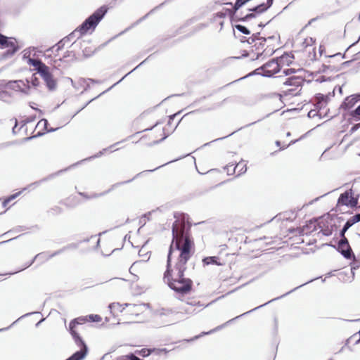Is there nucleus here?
I'll return each instance as SVG.
<instances>
[{"label": "nucleus", "instance_id": "obj_15", "mask_svg": "<svg viewBox=\"0 0 360 360\" xmlns=\"http://www.w3.org/2000/svg\"><path fill=\"white\" fill-rule=\"evenodd\" d=\"M125 307H129V312L131 315H136L138 316L140 313H142L143 309L146 308L148 304H124Z\"/></svg>", "mask_w": 360, "mask_h": 360}, {"label": "nucleus", "instance_id": "obj_25", "mask_svg": "<svg viewBox=\"0 0 360 360\" xmlns=\"http://www.w3.org/2000/svg\"><path fill=\"white\" fill-rule=\"evenodd\" d=\"M25 83L28 85L32 84L34 87H37L39 85V80L35 74L32 75L30 78H26L25 80Z\"/></svg>", "mask_w": 360, "mask_h": 360}, {"label": "nucleus", "instance_id": "obj_38", "mask_svg": "<svg viewBox=\"0 0 360 360\" xmlns=\"http://www.w3.org/2000/svg\"><path fill=\"white\" fill-rule=\"evenodd\" d=\"M300 70H295V68H288V69H285L283 70V74L285 75V76H288V75H290L291 74H294L295 72H297V71H300Z\"/></svg>", "mask_w": 360, "mask_h": 360}, {"label": "nucleus", "instance_id": "obj_62", "mask_svg": "<svg viewBox=\"0 0 360 360\" xmlns=\"http://www.w3.org/2000/svg\"><path fill=\"white\" fill-rule=\"evenodd\" d=\"M270 21H269L268 22H266V24H263L262 22H260L259 25H258V27H260V28H263L265 27V25L266 24H268Z\"/></svg>", "mask_w": 360, "mask_h": 360}, {"label": "nucleus", "instance_id": "obj_6", "mask_svg": "<svg viewBox=\"0 0 360 360\" xmlns=\"http://www.w3.org/2000/svg\"><path fill=\"white\" fill-rule=\"evenodd\" d=\"M16 43L15 38L8 37L0 34V48H8L7 51L1 54V58L2 60L11 58L20 49V46Z\"/></svg>", "mask_w": 360, "mask_h": 360}, {"label": "nucleus", "instance_id": "obj_4", "mask_svg": "<svg viewBox=\"0 0 360 360\" xmlns=\"http://www.w3.org/2000/svg\"><path fill=\"white\" fill-rule=\"evenodd\" d=\"M107 11L108 9L106 7H100L93 14L88 17L81 25L63 39L67 43L73 41L72 45H74L76 43L77 39L85 34L89 30H95L97 25L105 16Z\"/></svg>", "mask_w": 360, "mask_h": 360}, {"label": "nucleus", "instance_id": "obj_44", "mask_svg": "<svg viewBox=\"0 0 360 360\" xmlns=\"http://www.w3.org/2000/svg\"><path fill=\"white\" fill-rule=\"evenodd\" d=\"M163 131H164V136H163L160 140L155 141L153 142V144H158V143H160V142H162V141H164L166 138H167V137H168L169 134H165V129H163Z\"/></svg>", "mask_w": 360, "mask_h": 360}, {"label": "nucleus", "instance_id": "obj_64", "mask_svg": "<svg viewBox=\"0 0 360 360\" xmlns=\"http://www.w3.org/2000/svg\"><path fill=\"white\" fill-rule=\"evenodd\" d=\"M58 129V128H56V129L51 128V129H46V131H47L48 132H53V131H56Z\"/></svg>", "mask_w": 360, "mask_h": 360}, {"label": "nucleus", "instance_id": "obj_2", "mask_svg": "<svg viewBox=\"0 0 360 360\" xmlns=\"http://www.w3.org/2000/svg\"><path fill=\"white\" fill-rule=\"evenodd\" d=\"M274 0H236L233 6L234 18L238 21H248L267 11Z\"/></svg>", "mask_w": 360, "mask_h": 360}, {"label": "nucleus", "instance_id": "obj_46", "mask_svg": "<svg viewBox=\"0 0 360 360\" xmlns=\"http://www.w3.org/2000/svg\"><path fill=\"white\" fill-rule=\"evenodd\" d=\"M147 60V59L144 60L143 61H142L140 64H139L134 70H132L131 71H130L129 72H128L127 74H126L122 78V79H124L127 75H129L131 72H132L134 70H135L136 69H137L139 67H140L141 65H143L146 61Z\"/></svg>", "mask_w": 360, "mask_h": 360}, {"label": "nucleus", "instance_id": "obj_53", "mask_svg": "<svg viewBox=\"0 0 360 360\" xmlns=\"http://www.w3.org/2000/svg\"><path fill=\"white\" fill-rule=\"evenodd\" d=\"M34 120V117H28L26 120L22 121V122H23L22 125H25V124H27L28 122H32Z\"/></svg>", "mask_w": 360, "mask_h": 360}, {"label": "nucleus", "instance_id": "obj_29", "mask_svg": "<svg viewBox=\"0 0 360 360\" xmlns=\"http://www.w3.org/2000/svg\"><path fill=\"white\" fill-rule=\"evenodd\" d=\"M234 28H236L240 32L248 35L250 34V31L245 26L238 24L234 25Z\"/></svg>", "mask_w": 360, "mask_h": 360}, {"label": "nucleus", "instance_id": "obj_28", "mask_svg": "<svg viewBox=\"0 0 360 360\" xmlns=\"http://www.w3.org/2000/svg\"><path fill=\"white\" fill-rule=\"evenodd\" d=\"M120 360H143V359L136 356L135 353L134 354L130 353L127 355L120 356Z\"/></svg>", "mask_w": 360, "mask_h": 360}, {"label": "nucleus", "instance_id": "obj_27", "mask_svg": "<svg viewBox=\"0 0 360 360\" xmlns=\"http://www.w3.org/2000/svg\"><path fill=\"white\" fill-rule=\"evenodd\" d=\"M242 165V163H238L236 165H234L233 164L226 165L224 167V169L226 171L227 174L229 175L233 174L236 172V170Z\"/></svg>", "mask_w": 360, "mask_h": 360}, {"label": "nucleus", "instance_id": "obj_52", "mask_svg": "<svg viewBox=\"0 0 360 360\" xmlns=\"http://www.w3.org/2000/svg\"><path fill=\"white\" fill-rule=\"evenodd\" d=\"M56 176V174H51V176H49L46 179H44L41 180L40 181H37V182L34 183V184L39 185L40 182L44 181L45 180L49 179H50V178H51L53 176Z\"/></svg>", "mask_w": 360, "mask_h": 360}, {"label": "nucleus", "instance_id": "obj_26", "mask_svg": "<svg viewBox=\"0 0 360 360\" xmlns=\"http://www.w3.org/2000/svg\"><path fill=\"white\" fill-rule=\"evenodd\" d=\"M108 307L111 313H113L115 311L122 312L124 309V307H123V305L120 304V303H112L109 305Z\"/></svg>", "mask_w": 360, "mask_h": 360}, {"label": "nucleus", "instance_id": "obj_60", "mask_svg": "<svg viewBox=\"0 0 360 360\" xmlns=\"http://www.w3.org/2000/svg\"><path fill=\"white\" fill-rule=\"evenodd\" d=\"M9 202L8 200L5 199L2 203L3 207H6Z\"/></svg>", "mask_w": 360, "mask_h": 360}, {"label": "nucleus", "instance_id": "obj_19", "mask_svg": "<svg viewBox=\"0 0 360 360\" xmlns=\"http://www.w3.org/2000/svg\"><path fill=\"white\" fill-rule=\"evenodd\" d=\"M188 305H191V307H183L181 308V313H184L186 314H188V315H191V314H197L198 311H196L195 309H193V306H195L196 304H198L200 306V302H188L187 303Z\"/></svg>", "mask_w": 360, "mask_h": 360}, {"label": "nucleus", "instance_id": "obj_14", "mask_svg": "<svg viewBox=\"0 0 360 360\" xmlns=\"http://www.w3.org/2000/svg\"><path fill=\"white\" fill-rule=\"evenodd\" d=\"M50 255H48L47 252H41V253H39L37 255H36L34 256V257L29 262H27L25 266L24 267H22V269H20V270H18V271H20L22 270H24L27 268H28L29 266H30L34 262L35 260H39V261H41V262H44L45 261H47L48 259H51V257H50Z\"/></svg>", "mask_w": 360, "mask_h": 360}, {"label": "nucleus", "instance_id": "obj_37", "mask_svg": "<svg viewBox=\"0 0 360 360\" xmlns=\"http://www.w3.org/2000/svg\"><path fill=\"white\" fill-rule=\"evenodd\" d=\"M239 163H242V165L238 168V176L244 174L247 171V166L245 162L242 161Z\"/></svg>", "mask_w": 360, "mask_h": 360}, {"label": "nucleus", "instance_id": "obj_34", "mask_svg": "<svg viewBox=\"0 0 360 360\" xmlns=\"http://www.w3.org/2000/svg\"><path fill=\"white\" fill-rule=\"evenodd\" d=\"M315 43V39L311 37L306 38L302 42V46L304 48L312 46Z\"/></svg>", "mask_w": 360, "mask_h": 360}, {"label": "nucleus", "instance_id": "obj_16", "mask_svg": "<svg viewBox=\"0 0 360 360\" xmlns=\"http://www.w3.org/2000/svg\"><path fill=\"white\" fill-rule=\"evenodd\" d=\"M28 63L35 68L38 74L41 73V70H45L48 68V66L39 59L30 58Z\"/></svg>", "mask_w": 360, "mask_h": 360}, {"label": "nucleus", "instance_id": "obj_1", "mask_svg": "<svg viewBox=\"0 0 360 360\" xmlns=\"http://www.w3.org/2000/svg\"><path fill=\"white\" fill-rule=\"evenodd\" d=\"M172 241L169 246L167 269L164 273V281L168 286L181 295L191 292L193 281L184 276L186 264L193 253L194 242L191 236V224L188 216L184 213H174Z\"/></svg>", "mask_w": 360, "mask_h": 360}, {"label": "nucleus", "instance_id": "obj_58", "mask_svg": "<svg viewBox=\"0 0 360 360\" xmlns=\"http://www.w3.org/2000/svg\"><path fill=\"white\" fill-rule=\"evenodd\" d=\"M294 89H289L285 92V95H293Z\"/></svg>", "mask_w": 360, "mask_h": 360}, {"label": "nucleus", "instance_id": "obj_63", "mask_svg": "<svg viewBox=\"0 0 360 360\" xmlns=\"http://www.w3.org/2000/svg\"><path fill=\"white\" fill-rule=\"evenodd\" d=\"M175 116H176L175 114L169 116V122H168V124H170L171 120H172L174 118Z\"/></svg>", "mask_w": 360, "mask_h": 360}, {"label": "nucleus", "instance_id": "obj_31", "mask_svg": "<svg viewBox=\"0 0 360 360\" xmlns=\"http://www.w3.org/2000/svg\"><path fill=\"white\" fill-rule=\"evenodd\" d=\"M11 97V94L7 91H1L0 93V101L8 102Z\"/></svg>", "mask_w": 360, "mask_h": 360}, {"label": "nucleus", "instance_id": "obj_55", "mask_svg": "<svg viewBox=\"0 0 360 360\" xmlns=\"http://www.w3.org/2000/svg\"><path fill=\"white\" fill-rule=\"evenodd\" d=\"M328 57L329 58H334V57H341L342 58H343L345 57V56H342L340 53H336V54H334V55H332V56H328Z\"/></svg>", "mask_w": 360, "mask_h": 360}, {"label": "nucleus", "instance_id": "obj_61", "mask_svg": "<svg viewBox=\"0 0 360 360\" xmlns=\"http://www.w3.org/2000/svg\"><path fill=\"white\" fill-rule=\"evenodd\" d=\"M247 39H248V38H246L245 37H242L240 39V41L242 43H244V42H247Z\"/></svg>", "mask_w": 360, "mask_h": 360}, {"label": "nucleus", "instance_id": "obj_47", "mask_svg": "<svg viewBox=\"0 0 360 360\" xmlns=\"http://www.w3.org/2000/svg\"><path fill=\"white\" fill-rule=\"evenodd\" d=\"M20 193V192L16 193L15 194H13L11 195H10L8 198H7L6 199L8 200L9 202H11V200H13L15 198H17L19 195Z\"/></svg>", "mask_w": 360, "mask_h": 360}, {"label": "nucleus", "instance_id": "obj_24", "mask_svg": "<svg viewBox=\"0 0 360 360\" xmlns=\"http://www.w3.org/2000/svg\"><path fill=\"white\" fill-rule=\"evenodd\" d=\"M174 311L172 309H161L156 312V316L158 318L162 319L164 316H169L172 315Z\"/></svg>", "mask_w": 360, "mask_h": 360}, {"label": "nucleus", "instance_id": "obj_21", "mask_svg": "<svg viewBox=\"0 0 360 360\" xmlns=\"http://www.w3.org/2000/svg\"><path fill=\"white\" fill-rule=\"evenodd\" d=\"M293 58V54H292L291 53H285L283 55H282L279 58L277 59L279 60L281 63H282L283 64L290 65L292 63Z\"/></svg>", "mask_w": 360, "mask_h": 360}, {"label": "nucleus", "instance_id": "obj_12", "mask_svg": "<svg viewBox=\"0 0 360 360\" xmlns=\"http://www.w3.org/2000/svg\"><path fill=\"white\" fill-rule=\"evenodd\" d=\"M142 172L141 173H139L138 174H136V176L131 179H129V180H127V181H123V182H120V183H117V184H115L114 185L112 186V188H110L109 190L105 191V192H103V193H93L91 195H88L86 193H79V194L81 195V196H83L86 199H91V198H98V197H101V196H103L104 195H105L106 193H108L112 189H113V188H115V186H119V185H122V184H127V183H129L131 181H132L136 176H139L140 174H141Z\"/></svg>", "mask_w": 360, "mask_h": 360}, {"label": "nucleus", "instance_id": "obj_5", "mask_svg": "<svg viewBox=\"0 0 360 360\" xmlns=\"http://www.w3.org/2000/svg\"><path fill=\"white\" fill-rule=\"evenodd\" d=\"M314 280V279H311V280H310V281H307V282H306V283H303V284H302V285H299V286H297V287H296V288H293L292 290H290L289 292H287L286 293H285V294H283V295H281V296H279V297H278L274 298V299H272V300H271L268 301L267 302H266V303H264V304H261V305H259V306H258V307H255V308H254V309H251V310H250V311H246V312H245V313H243V314H240V315H239V316H236L235 318H233V319H231L229 320L228 321H226V323H223L222 325H220V326H219L216 327L215 328H214V329H212V330H210V331H208V332H203V333H202V335H209V334H211V333H214V332H215V331H217V330H220V329L223 328H224V327H225L226 326L229 325V323H231L233 322L235 320H236V319H239V318H240V317H242V316H245V315H246V314H250V313H251V312H252V311H255V310H257V309H259V308H261V307H264V306H265V305L268 304H269V303H270V302H274V301H275V300H278V299H281V298H282V297H285V296H286V295H289L290 293H291V292H292L295 291V290H297L298 288H301V287H302V286L305 285L306 284H307V283H309L312 282Z\"/></svg>", "mask_w": 360, "mask_h": 360}, {"label": "nucleus", "instance_id": "obj_10", "mask_svg": "<svg viewBox=\"0 0 360 360\" xmlns=\"http://www.w3.org/2000/svg\"><path fill=\"white\" fill-rule=\"evenodd\" d=\"M40 76L44 79L48 89L51 91L56 89L57 83L56 80L53 78L52 73L50 72V68L48 67L45 70H41Z\"/></svg>", "mask_w": 360, "mask_h": 360}, {"label": "nucleus", "instance_id": "obj_20", "mask_svg": "<svg viewBox=\"0 0 360 360\" xmlns=\"http://www.w3.org/2000/svg\"><path fill=\"white\" fill-rule=\"evenodd\" d=\"M79 246V244L78 243H70V244H68L65 246H64L63 248H60V250L54 252L53 253L51 254L50 255V257H53L56 255H58L61 253H63V252L68 250H70V249H77Z\"/></svg>", "mask_w": 360, "mask_h": 360}, {"label": "nucleus", "instance_id": "obj_59", "mask_svg": "<svg viewBox=\"0 0 360 360\" xmlns=\"http://www.w3.org/2000/svg\"><path fill=\"white\" fill-rule=\"evenodd\" d=\"M315 115H316V113H315V112H314V111H313V110L309 111V113H308V116H309V117H314V116H315Z\"/></svg>", "mask_w": 360, "mask_h": 360}, {"label": "nucleus", "instance_id": "obj_50", "mask_svg": "<svg viewBox=\"0 0 360 360\" xmlns=\"http://www.w3.org/2000/svg\"><path fill=\"white\" fill-rule=\"evenodd\" d=\"M259 34H260V32H257V33H254L252 37L257 41V40H259V39L261 38V37H259Z\"/></svg>", "mask_w": 360, "mask_h": 360}, {"label": "nucleus", "instance_id": "obj_22", "mask_svg": "<svg viewBox=\"0 0 360 360\" xmlns=\"http://www.w3.org/2000/svg\"><path fill=\"white\" fill-rule=\"evenodd\" d=\"M66 41L63 38L61 40H60L56 44H55L54 46L49 48L46 52L48 53V52H53L54 51L58 52L60 50H61L64 46L66 44Z\"/></svg>", "mask_w": 360, "mask_h": 360}, {"label": "nucleus", "instance_id": "obj_45", "mask_svg": "<svg viewBox=\"0 0 360 360\" xmlns=\"http://www.w3.org/2000/svg\"><path fill=\"white\" fill-rule=\"evenodd\" d=\"M108 150V148H104L102 151H100L99 153H98L96 155L92 156V157H90L89 159H92V158H99L100 156H101L103 153V151H107Z\"/></svg>", "mask_w": 360, "mask_h": 360}, {"label": "nucleus", "instance_id": "obj_33", "mask_svg": "<svg viewBox=\"0 0 360 360\" xmlns=\"http://www.w3.org/2000/svg\"><path fill=\"white\" fill-rule=\"evenodd\" d=\"M267 41V39L266 37H261L259 39V42L255 43V46L256 47L257 50H259L260 49H263V47L265 45V43Z\"/></svg>", "mask_w": 360, "mask_h": 360}, {"label": "nucleus", "instance_id": "obj_9", "mask_svg": "<svg viewBox=\"0 0 360 360\" xmlns=\"http://www.w3.org/2000/svg\"><path fill=\"white\" fill-rule=\"evenodd\" d=\"M337 250L346 259L354 257V255L346 237L340 238L338 243Z\"/></svg>", "mask_w": 360, "mask_h": 360}, {"label": "nucleus", "instance_id": "obj_41", "mask_svg": "<svg viewBox=\"0 0 360 360\" xmlns=\"http://www.w3.org/2000/svg\"><path fill=\"white\" fill-rule=\"evenodd\" d=\"M163 4H161L160 5H159L158 6L155 7L154 9L151 10L150 12H149L148 13H147L146 15H145L143 17H142L141 18H140L136 22V24H138L140 22H141L142 20H143L144 19H146L148 15L152 13L155 9H157L158 8H160Z\"/></svg>", "mask_w": 360, "mask_h": 360}, {"label": "nucleus", "instance_id": "obj_36", "mask_svg": "<svg viewBox=\"0 0 360 360\" xmlns=\"http://www.w3.org/2000/svg\"><path fill=\"white\" fill-rule=\"evenodd\" d=\"M348 221L352 224L354 225V224L356 223H358L360 221V212L359 213H357L355 215H354L353 217H352L351 218H349L348 219Z\"/></svg>", "mask_w": 360, "mask_h": 360}, {"label": "nucleus", "instance_id": "obj_56", "mask_svg": "<svg viewBox=\"0 0 360 360\" xmlns=\"http://www.w3.org/2000/svg\"><path fill=\"white\" fill-rule=\"evenodd\" d=\"M43 122L44 124V127L46 129V127H47V124H48V121L46 119H41L39 122V124Z\"/></svg>", "mask_w": 360, "mask_h": 360}, {"label": "nucleus", "instance_id": "obj_3", "mask_svg": "<svg viewBox=\"0 0 360 360\" xmlns=\"http://www.w3.org/2000/svg\"><path fill=\"white\" fill-rule=\"evenodd\" d=\"M101 319H102L99 315L90 314L87 316L78 317L70 321L69 324L70 333L72 335L75 344L80 348V349L75 352L65 360H83L88 353L87 345L80 335L75 330V326L78 324H82L88 321L91 322H99Z\"/></svg>", "mask_w": 360, "mask_h": 360}, {"label": "nucleus", "instance_id": "obj_32", "mask_svg": "<svg viewBox=\"0 0 360 360\" xmlns=\"http://www.w3.org/2000/svg\"><path fill=\"white\" fill-rule=\"evenodd\" d=\"M151 352H152L151 349H142L141 350H136L135 352V354H139L143 357H146V356H149L151 354Z\"/></svg>", "mask_w": 360, "mask_h": 360}, {"label": "nucleus", "instance_id": "obj_8", "mask_svg": "<svg viewBox=\"0 0 360 360\" xmlns=\"http://www.w3.org/2000/svg\"><path fill=\"white\" fill-rule=\"evenodd\" d=\"M7 88L15 91H20L24 94H30V86L25 83V80H10L6 84Z\"/></svg>", "mask_w": 360, "mask_h": 360}, {"label": "nucleus", "instance_id": "obj_13", "mask_svg": "<svg viewBox=\"0 0 360 360\" xmlns=\"http://www.w3.org/2000/svg\"><path fill=\"white\" fill-rule=\"evenodd\" d=\"M360 100V94L352 95L347 97L340 105V108L345 110L352 108Z\"/></svg>", "mask_w": 360, "mask_h": 360}, {"label": "nucleus", "instance_id": "obj_54", "mask_svg": "<svg viewBox=\"0 0 360 360\" xmlns=\"http://www.w3.org/2000/svg\"><path fill=\"white\" fill-rule=\"evenodd\" d=\"M80 81L83 83V84H86L87 82V81H90L93 83L96 82V81L93 79H81Z\"/></svg>", "mask_w": 360, "mask_h": 360}, {"label": "nucleus", "instance_id": "obj_17", "mask_svg": "<svg viewBox=\"0 0 360 360\" xmlns=\"http://www.w3.org/2000/svg\"><path fill=\"white\" fill-rule=\"evenodd\" d=\"M303 79L300 77H290L288 78L284 82L283 84L286 86H300L302 84Z\"/></svg>", "mask_w": 360, "mask_h": 360}, {"label": "nucleus", "instance_id": "obj_42", "mask_svg": "<svg viewBox=\"0 0 360 360\" xmlns=\"http://www.w3.org/2000/svg\"><path fill=\"white\" fill-rule=\"evenodd\" d=\"M321 232L323 233V235L326 236H330L332 234V230L329 229H321Z\"/></svg>", "mask_w": 360, "mask_h": 360}, {"label": "nucleus", "instance_id": "obj_51", "mask_svg": "<svg viewBox=\"0 0 360 360\" xmlns=\"http://www.w3.org/2000/svg\"><path fill=\"white\" fill-rule=\"evenodd\" d=\"M255 41H256V40L252 36L248 38V39H247V43H248L249 44H252Z\"/></svg>", "mask_w": 360, "mask_h": 360}, {"label": "nucleus", "instance_id": "obj_23", "mask_svg": "<svg viewBox=\"0 0 360 360\" xmlns=\"http://www.w3.org/2000/svg\"><path fill=\"white\" fill-rule=\"evenodd\" d=\"M219 260V257H205L203 259H202V262L204 264V265H209V264H216V265H221V264L220 262H218Z\"/></svg>", "mask_w": 360, "mask_h": 360}, {"label": "nucleus", "instance_id": "obj_43", "mask_svg": "<svg viewBox=\"0 0 360 360\" xmlns=\"http://www.w3.org/2000/svg\"><path fill=\"white\" fill-rule=\"evenodd\" d=\"M359 127H360V123L356 124L354 126H352L349 130L350 134H353L354 132H355L356 130H358L359 129Z\"/></svg>", "mask_w": 360, "mask_h": 360}, {"label": "nucleus", "instance_id": "obj_35", "mask_svg": "<svg viewBox=\"0 0 360 360\" xmlns=\"http://www.w3.org/2000/svg\"><path fill=\"white\" fill-rule=\"evenodd\" d=\"M351 116L356 120H360V105L351 112Z\"/></svg>", "mask_w": 360, "mask_h": 360}, {"label": "nucleus", "instance_id": "obj_40", "mask_svg": "<svg viewBox=\"0 0 360 360\" xmlns=\"http://www.w3.org/2000/svg\"><path fill=\"white\" fill-rule=\"evenodd\" d=\"M153 212H148L146 214H144L141 218V221H143L144 223L146 222V221H149L150 220V216L151 215V214Z\"/></svg>", "mask_w": 360, "mask_h": 360}, {"label": "nucleus", "instance_id": "obj_39", "mask_svg": "<svg viewBox=\"0 0 360 360\" xmlns=\"http://www.w3.org/2000/svg\"><path fill=\"white\" fill-rule=\"evenodd\" d=\"M259 70H261V67H260V68H257V69H256V70H254L253 72H252L249 73V74H248V75H247L245 77H241L240 79H242L246 78V77H249V76H251V75H262V72H259Z\"/></svg>", "mask_w": 360, "mask_h": 360}, {"label": "nucleus", "instance_id": "obj_7", "mask_svg": "<svg viewBox=\"0 0 360 360\" xmlns=\"http://www.w3.org/2000/svg\"><path fill=\"white\" fill-rule=\"evenodd\" d=\"M262 70V76L271 77L280 71V64L278 59L273 58L261 66Z\"/></svg>", "mask_w": 360, "mask_h": 360}, {"label": "nucleus", "instance_id": "obj_48", "mask_svg": "<svg viewBox=\"0 0 360 360\" xmlns=\"http://www.w3.org/2000/svg\"><path fill=\"white\" fill-rule=\"evenodd\" d=\"M328 69H331V67L330 65H325V64H323L322 66H321V71L323 72H326L327 71V70Z\"/></svg>", "mask_w": 360, "mask_h": 360}, {"label": "nucleus", "instance_id": "obj_49", "mask_svg": "<svg viewBox=\"0 0 360 360\" xmlns=\"http://www.w3.org/2000/svg\"><path fill=\"white\" fill-rule=\"evenodd\" d=\"M7 83H8V82L4 79L0 80V89L7 88V86L6 85Z\"/></svg>", "mask_w": 360, "mask_h": 360}, {"label": "nucleus", "instance_id": "obj_57", "mask_svg": "<svg viewBox=\"0 0 360 360\" xmlns=\"http://www.w3.org/2000/svg\"><path fill=\"white\" fill-rule=\"evenodd\" d=\"M17 125H18V121L16 119H15V126L13 127L12 129V131L14 134H15L17 133V131H15V129L17 127Z\"/></svg>", "mask_w": 360, "mask_h": 360}, {"label": "nucleus", "instance_id": "obj_11", "mask_svg": "<svg viewBox=\"0 0 360 360\" xmlns=\"http://www.w3.org/2000/svg\"><path fill=\"white\" fill-rule=\"evenodd\" d=\"M358 204V199L352 197L349 192L346 191L340 194L338 200L337 206L346 205L351 207H356Z\"/></svg>", "mask_w": 360, "mask_h": 360}, {"label": "nucleus", "instance_id": "obj_18", "mask_svg": "<svg viewBox=\"0 0 360 360\" xmlns=\"http://www.w3.org/2000/svg\"><path fill=\"white\" fill-rule=\"evenodd\" d=\"M328 98L327 96H324L323 94H318L316 96V107L320 109L324 108L328 103Z\"/></svg>", "mask_w": 360, "mask_h": 360}, {"label": "nucleus", "instance_id": "obj_30", "mask_svg": "<svg viewBox=\"0 0 360 360\" xmlns=\"http://www.w3.org/2000/svg\"><path fill=\"white\" fill-rule=\"evenodd\" d=\"M353 225L347 220L346 223L344 224L342 229L340 231V238L345 237V233Z\"/></svg>", "mask_w": 360, "mask_h": 360}]
</instances>
